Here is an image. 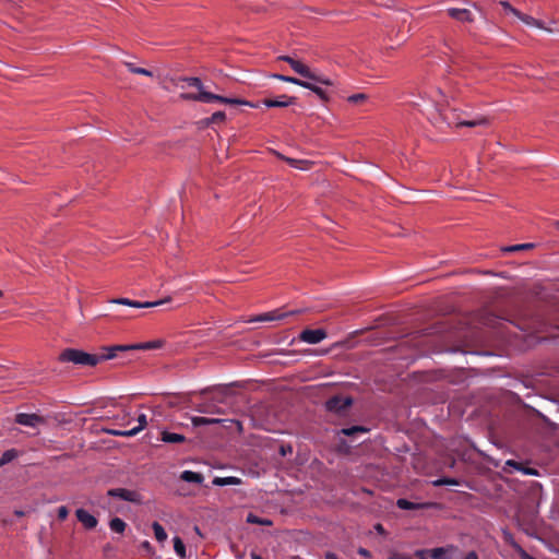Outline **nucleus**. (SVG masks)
<instances>
[{"mask_svg": "<svg viewBox=\"0 0 559 559\" xmlns=\"http://www.w3.org/2000/svg\"><path fill=\"white\" fill-rule=\"evenodd\" d=\"M278 60L287 62L297 74L305 79L324 84L325 86L333 85V81L331 79L312 71L307 64H305L298 59H295L290 56H280Z\"/></svg>", "mask_w": 559, "mask_h": 559, "instance_id": "1", "label": "nucleus"}, {"mask_svg": "<svg viewBox=\"0 0 559 559\" xmlns=\"http://www.w3.org/2000/svg\"><path fill=\"white\" fill-rule=\"evenodd\" d=\"M278 60L287 62L297 74L305 79L324 84L325 86L333 85V81L331 79L312 71L307 64H305L298 59H295L290 56H280Z\"/></svg>", "mask_w": 559, "mask_h": 559, "instance_id": "2", "label": "nucleus"}, {"mask_svg": "<svg viewBox=\"0 0 559 559\" xmlns=\"http://www.w3.org/2000/svg\"><path fill=\"white\" fill-rule=\"evenodd\" d=\"M179 97L183 100H193V102H202V103L219 102V103L229 104V105H246L251 108L257 107L254 104H252L248 100L224 97V96L216 95V94L205 92V91H199L198 94L181 93Z\"/></svg>", "mask_w": 559, "mask_h": 559, "instance_id": "3", "label": "nucleus"}, {"mask_svg": "<svg viewBox=\"0 0 559 559\" xmlns=\"http://www.w3.org/2000/svg\"><path fill=\"white\" fill-rule=\"evenodd\" d=\"M59 361L88 367H95L99 364L96 354H90L78 348H66L62 350L59 355Z\"/></svg>", "mask_w": 559, "mask_h": 559, "instance_id": "4", "label": "nucleus"}, {"mask_svg": "<svg viewBox=\"0 0 559 559\" xmlns=\"http://www.w3.org/2000/svg\"><path fill=\"white\" fill-rule=\"evenodd\" d=\"M353 404L350 396L334 395L325 402L326 411L335 414H343Z\"/></svg>", "mask_w": 559, "mask_h": 559, "instance_id": "5", "label": "nucleus"}, {"mask_svg": "<svg viewBox=\"0 0 559 559\" xmlns=\"http://www.w3.org/2000/svg\"><path fill=\"white\" fill-rule=\"evenodd\" d=\"M443 119L448 122L449 126L453 124L455 127H478V126H489L490 120L485 116H478L472 120H462L460 118H452L448 112L443 114Z\"/></svg>", "mask_w": 559, "mask_h": 559, "instance_id": "6", "label": "nucleus"}, {"mask_svg": "<svg viewBox=\"0 0 559 559\" xmlns=\"http://www.w3.org/2000/svg\"><path fill=\"white\" fill-rule=\"evenodd\" d=\"M297 313H301V310L282 312L280 309H276L273 311H269V312L252 317L251 319L248 320V322H269V321H274V320H282L288 316H293V314H297Z\"/></svg>", "mask_w": 559, "mask_h": 559, "instance_id": "7", "label": "nucleus"}, {"mask_svg": "<svg viewBox=\"0 0 559 559\" xmlns=\"http://www.w3.org/2000/svg\"><path fill=\"white\" fill-rule=\"evenodd\" d=\"M107 495L109 497L119 498L121 500L129 501V502H134V503L142 502V497L138 491L126 489V488L109 489Z\"/></svg>", "mask_w": 559, "mask_h": 559, "instance_id": "8", "label": "nucleus"}, {"mask_svg": "<svg viewBox=\"0 0 559 559\" xmlns=\"http://www.w3.org/2000/svg\"><path fill=\"white\" fill-rule=\"evenodd\" d=\"M170 299L167 298V299H162V300H157V301H145V302H141V301H136V300H131V299H128V298H116V299H111L110 302L112 304H117V305H123V306H129V307H133V308H152V307H156V306H159V305H163L167 301H169Z\"/></svg>", "mask_w": 559, "mask_h": 559, "instance_id": "9", "label": "nucleus"}, {"mask_svg": "<svg viewBox=\"0 0 559 559\" xmlns=\"http://www.w3.org/2000/svg\"><path fill=\"white\" fill-rule=\"evenodd\" d=\"M326 337V331L323 329H306L299 334V340L308 344H318Z\"/></svg>", "mask_w": 559, "mask_h": 559, "instance_id": "10", "label": "nucleus"}, {"mask_svg": "<svg viewBox=\"0 0 559 559\" xmlns=\"http://www.w3.org/2000/svg\"><path fill=\"white\" fill-rule=\"evenodd\" d=\"M447 13L450 17L461 23H473L475 20L473 13L468 9L449 8Z\"/></svg>", "mask_w": 559, "mask_h": 559, "instance_id": "11", "label": "nucleus"}, {"mask_svg": "<svg viewBox=\"0 0 559 559\" xmlns=\"http://www.w3.org/2000/svg\"><path fill=\"white\" fill-rule=\"evenodd\" d=\"M321 85V83H317L307 79L305 80L302 87L313 92L323 103H328L331 99V95Z\"/></svg>", "mask_w": 559, "mask_h": 559, "instance_id": "12", "label": "nucleus"}, {"mask_svg": "<svg viewBox=\"0 0 559 559\" xmlns=\"http://www.w3.org/2000/svg\"><path fill=\"white\" fill-rule=\"evenodd\" d=\"M132 350V348L129 345H114L109 347H104L102 354H96V357L99 359V362L112 359L117 357L118 352H127Z\"/></svg>", "mask_w": 559, "mask_h": 559, "instance_id": "13", "label": "nucleus"}, {"mask_svg": "<svg viewBox=\"0 0 559 559\" xmlns=\"http://www.w3.org/2000/svg\"><path fill=\"white\" fill-rule=\"evenodd\" d=\"M296 100L297 97L283 94L278 96L276 99L265 98L262 100V104L266 107H288L290 105H294Z\"/></svg>", "mask_w": 559, "mask_h": 559, "instance_id": "14", "label": "nucleus"}, {"mask_svg": "<svg viewBox=\"0 0 559 559\" xmlns=\"http://www.w3.org/2000/svg\"><path fill=\"white\" fill-rule=\"evenodd\" d=\"M75 515L78 521L81 522L86 530H93L97 526V519L86 510L78 509Z\"/></svg>", "mask_w": 559, "mask_h": 559, "instance_id": "15", "label": "nucleus"}, {"mask_svg": "<svg viewBox=\"0 0 559 559\" xmlns=\"http://www.w3.org/2000/svg\"><path fill=\"white\" fill-rule=\"evenodd\" d=\"M44 420L39 415L20 413L15 416V423L22 426L35 427Z\"/></svg>", "mask_w": 559, "mask_h": 559, "instance_id": "16", "label": "nucleus"}, {"mask_svg": "<svg viewBox=\"0 0 559 559\" xmlns=\"http://www.w3.org/2000/svg\"><path fill=\"white\" fill-rule=\"evenodd\" d=\"M274 155L286 162L288 165H290L292 167H295V168H298V169H302V170H306V169H309V167L311 166V162L309 160H304V159H296V158H290V157H287L283 154H281L280 152L277 151H274Z\"/></svg>", "mask_w": 559, "mask_h": 559, "instance_id": "17", "label": "nucleus"}, {"mask_svg": "<svg viewBox=\"0 0 559 559\" xmlns=\"http://www.w3.org/2000/svg\"><path fill=\"white\" fill-rule=\"evenodd\" d=\"M519 20H521L524 24H526L527 26H531V27H537V28H542V29H546L548 32H551L552 29L551 28H547L544 26V23L528 14H524L522 12H520V15L516 16Z\"/></svg>", "mask_w": 559, "mask_h": 559, "instance_id": "18", "label": "nucleus"}, {"mask_svg": "<svg viewBox=\"0 0 559 559\" xmlns=\"http://www.w3.org/2000/svg\"><path fill=\"white\" fill-rule=\"evenodd\" d=\"M160 440L165 443H182L186 441V437L181 433L164 430L160 432Z\"/></svg>", "mask_w": 559, "mask_h": 559, "instance_id": "19", "label": "nucleus"}, {"mask_svg": "<svg viewBox=\"0 0 559 559\" xmlns=\"http://www.w3.org/2000/svg\"><path fill=\"white\" fill-rule=\"evenodd\" d=\"M164 345V341L162 340H155L144 343H136V344H130V347L132 350L142 349V350H150V349H156L160 348Z\"/></svg>", "mask_w": 559, "mask_h": 559, "instance_id": "20", "label": "nucleus"}, {"mask_svg": "<svg viewBox=\"0 0 559 559\" xmlns=\"http://www.w3.org/2000/svg\"><path fill=\"white\" fill-rule=\"evenodd\" d=\"M397 508L402 510H420L429 507V503H416L407 499L401 498L396 501Z\"/></svg>", "mask_w": 559, "mask_h": 559, "instance_id": "21", "label": "nucleus"}, {"mask_svg": "<svg viewBox=\"0 0 559 559\" xmlns=\"http://www.w3.org/2000/svg\"><path fill=\"white\" fill-rule=\"evenodd\" d=\"M195 409L199 413H207V414H223V412L219 409V407L213 403V402H203L199 403L195 406Z\"/></svg>", "mask_w": 559, "mask_h": 559, "instance_id": "22", "label": "nucleus"}, {"mask_svg": "<svg viewBox=\"0 0 559 559\" xmlns=\"http://www.w3.org/2000/svg\"><path fill=\"white\" fill-rule=\"evenodd\" d=\"M226 421L221 418H210V417H199L194 416L191 418V423L194 427L204 426V425H216Z\"/></svg>", "mask_w": 559, "mask_h": 559, "instance_id": "23", "label": "nucleus"}, {"mask_svg": "<svg viewBox=\"0 0 559 559\" xmlns=\"http://www.w3.org/2000/svg\"><path fill=\"white\" fill-rule=\"evenodd\" d=\"M180 478L187 483L202 484L204 477L201 473H197L193 471H183L180 475Z\"/></svg>", "mask_w": 559, "mask_h": 559, "instance_id": "24", "label": "nucleus"}, {"mask_svg": "<svg viewBox=\"0 0 559 559\" xmlns=\"http://www.w3.org/2000/svg\"><path fill=\"white\" fill-rule=\"evenodd\" d=\"M241 480L238 477L229 476V477H215L212 480L214 486H228V485H239Z\"/></svg>", "mask_w": 559, "mask_h": 559, "instance_id": "25", "label": "nucleus"}, {"mask_svg": "<svg viewBox=\"0 0 559 559\" xmlns=\"http://www.w3.org/2000/svg\"><path fill=\"white\" fill-rule=\"evenodd\" d=\"M20 453L16 449H9L4 451L0 457V467H2L5 464H9L16 457H19Z\"/></svg>", "mask_w": 559, "mask_h": 559, "instance_id": "26", "label": "nucleus"}, {"mask_svg": "<svg viewBox=\"0 0 559 559\" xmlns=\"http://www.w3.org/2000/svg\"><path fill=\"white\" fill-rule=\"evenodd\" d=\"M152 528L158 543H164L167 539V533L158 522H153Z\"/></svg>", "mask_w": 559, "mask_h": 559, "instance_id": "27", "label": "nucleus"}, {"mask_svg": "<svg viewBox=\"0 0 559 559\" xmlns=\"http://www.w3.org/2000/svg\"><path fill=\"white\" fill-rule=\"evenodd\" d=\"M126 523L120 518H114L109 522V527L112 532L122 534L126 530Z\"/></svg>", "mask_w": 559, "mask_h": 559, "instance_id": "28", "label": "nucleus"}, {"mask_svg": "<svg viewBox=\"0 0 559 559\" xmlns=\"http://www.w3.org/2000/svg\"><path fill=\"white\" fill-rule=\"evenodd\" d=\"M453 549V546L450 547H437L430 550L431 559H445V555Z\"/></svg>", "mask_w": 559, "mask_h": 559, "instance_id": "29", "label": "nucleus"}, {"mask_svg": "<svg viewBox=\"0 0 559 559\" xmlns=\"http://www.w3.org/2000/svg\"><path fill=\"white\" fill-rule=\"evenodd\" d=\"M272 78L277 79V80L282 81V82L292 83V84H295V85H298V86H301V87H302V85L305 83V80L297 79V78H294V76L284 75V74H273Z\"/></svg>", "mask_w": 559, "mask_h": 559, "instance_id": "30", "label": "nucleus"}, {"mask_svg": "<svg viewBox=\"0 0 559 559\" xmlns=\"http://www.w3.org/2000/svg\"><path fill=\"white\" fill-rule=\"evenodd\" d=\"M136 420H138V426L130 429L132 437L138 435L140 431H142L147 426V420H146L145 414L139 415Z\"/></svg>", "mask_w": 559, "mask_h": 559, "instance_id": "31", "label": "nucleus"}, {"mask_svg": "<svg viewBox=\"0 0 559 559\" xmlns=\"http://www.w3.org/2000/svg\"><path fill=\"white\" fill-rule=\"evenodd\" d=\"M174 549L180 558H186V546L182 539L178 536L174 537Z\"/></svg>", "mask_w": 559, "mask_h": 559, "instance_id": "32", "label": "nucleus"}, {"mask_svg": "<svg viewBox=\"0 0 559 559\" xmlns=\"http://www.w3.org/2000/svg\"><path fill=\"white\" fill-rule=\"evenodd\" d=\"M503 539L507 544H509L516 552H520L523 548L520 544H518L513 537V535L508 532L503 531Z\"/></svg>", "mask_w": 559, "mask_h": 559, "instance_id": "33", "label": "nucleus"}, {"mask_svg": "<svg viewBox=\"0 0 559 559\" xmlns=\"http://www.w3.org/2000/svg\"><path fill=\"white\" fill-rule=\"evenodd\" d=\"M368 429L362 427V426H352L349 428H343L338 431V433L341 435H344V436H354L355 433L357 432H367Z\"/></svg>", "mask_w": 559, "mask_h": 559, "instance_id": "34", "label": "nucleus"}, {"mask_svg": "<svg viewBox=\"0 0 559 559\" xmlns=\"http://www.w3.org/2000/svg\"><path fill=\"white\" fill-rule=\"evenodd\" d=\"M247 522L248 523H252V524H259V525H265V526H271L272 525V521L269 520V519H261L252 513H249L248 516H247Z\"/></svg>", "mask_w": 559, "mask_h": 559, "instance_id": "35", "label": "nucleus"}, {"mask_svg": "<svg viewBox=\"0 0 559 559\" xmlns=\"http://www.w3.org/2000/svg\"><path fill=\"white\" fill-rule=\"evenodd\" d=\"M433 486H457L460 485V481L456 478H450V477H442L439 479H436L433 483Z\"/></svg>", "mask_w": 559, "mask_h": 559, "instance_id": "36", "label": "nucleus"}, {"mask_svg": "<svg viewBox=\"0 0 559 559\" xmlns=\"http://www.w3.org/2000/svg\"><path fill=\"white\" fill-rule=\"evenodd\" d=\"M104 432H106L107 435L114 436V437H132L130 429L129 430H119V429L106 428V429H104Z\"/></svg>", "mask_w": 559, "mask_h": 559, "instance_id": "37", "label": "nucleus"}, {"mask_svg": "<svg viewBox=\"0 0 559 559\" xmlns=\"http://www.w3.org/2000/svg\"><path fill=\"white\" fill-rule=\"evenodd\" d=\"M180 80L183 82H187L190 86L197 87L199 91H204L202 81L199 78H195V76L181 78Z\"/></svg>", "mask_w": 559, "mask_h": 559, "instance_id": "38", "label": "nucleus"}, {"mask_svg": "<svg viewBox=\"0 0 559 559\" xmlns=\"http://www.w3.org/2000/svg\"><path fill=\"white\" fill-rule=\"evenodd\" d=\"M368 98V96L364 93H357V94H353L350 95L347 100L350 103V104H362L364 102H366Z\"/></svg>", "mask_w": 559, "mask_h": 559, "instance_id": "39", "label": "nucleus"}, {"mask_svg": "<svg viewBox=\"0 0 559 559\" xmlns=\"http://www.w3.org/2000/svg\"><path fill=\"white\" fill-rule=\"evenodd\" d=\"M533 247H534L533 243H521V245H514V246L507 247L503 250L507 252H513V251H520V250H528V249H532Z\"/></svg>", "mask_w": 559, "mask_h": 559, "instance_id": "40", "label": "nucleus"}, {"mask_svg": "<svg viewBox=\"0 0 559 559\" xmlns=\"http://www.w3.org/2000/svg\"><path fill=\"white\" fill-rule=\"evenodd\" d=\"M506 466H510V467L514 468L515 471H519V472H522V473H523V469H525V467H526L522 463L516 462L514 460H508L506 462ZM503 471H507V467H503Z\"/></svg>", "mask_w": 559, "mask_h": 559, "instance_id": "41", "label": "nucleus"}, {"mask_svg": "<svg viewBox=\"0 0 559 559\" xmlns=\"http://www.w3.org/2000/svg\"><path fill=\"white\" fill-rule=\"evenodd\" d=\"M500 5L504 9V11L512 13L513 15H520V11L511 5L509 1H500Z\"/></svg>", "mask_w": 559, "mask_h": 559, "instance_id": "42", "label": "nucleus"}, {"mask_svg": "<svg viewBox=\"0 0 559 559\" xmlns=\"http://www.w3.org/2000/svg\"><path fill=\"white\" fill-rule=\"evenodd\" d=\"M225 118H226V115L224 111H216L211 116V118H209V122H212V123L221 122V121H224Z\"/></svg>", "mask_w": 559, "mask_h": 559, "instance_id": "43", "label": "nucleus"}, {"mask_svg": "<svg viewBox=\"0 0 559 559\" xmlns=\"http://www.w3.org/2000/svg\"><path fill=\"white\" fill-rule=\"evenodd\" d=\"M132 73L134 74H140V75H145V76H150L152 78L153 76V72L145 69V68H141V67H138V69H132Z\"/></svg>", "mask_w": 559, "mask_h": 559, "instance_id": "44", "label": "nucleus"}, {"mask_svg": "<svg viewBox=\"0 0 559 559\" xmlns=\"http://www.w3.org/2000/svg\"><path fill=\"white\" fill-rule=\"evenodd\" d=\"M57 512H58V519L60 521H64L68 518L69 510L66 506L59 507Z\"/></svg>", "mask_w": 559, "mask_h": 559, "instance_id": "45", "label": "nucleus"}, {"mask_svg": "<svg viewBox=\"0 0 559 559\" xmlns=\"http://www.w3.org/2000/svg\"><path fill=\"white\" fill-rule=\"evenodd\" d=\"M523 474L525 475H530V476H538L539 473L536 468H533V467H525V469H523Z\"/></svg>", "mask_w": 559, "mask_h": 559, "instance_id": "46", "label": "nucleus"}, {"mask_svg": "<svg viewBox=\"0 0 559 559\" xmlns=\"http://www.w3.org/2000/svg\"><path fill=\"white\" fill-rule=\"evenodd\" d=\"M358 555L364 557V558H371V552L364 548V547H359L358 550H357Z\"/></svg>", "mask_w": 559, "mask_h": 559, "instance_id": "47", "label": "nucleus"}, {"mask_svg": "<svg viewBox=\"0 0 559 559\" xmlns=\"http://www.w3.org/2000/svg\"><path fill=\"white\" fill-rule=\"evenodd\" d=\"M374 531H376L378 534H380V535H385V534H386L385 528H384V527H383V525H382V524H380V523H377V524L374 525Z\"/></svg>", "mask_w": 559, "mask_h": 559, "instance_id": "48", "label": "nucleus"}, {"mask_svg": "<svg viewBox=\"0 0 559 559\" xmlns=\"http://www.w3.org/2000/svg\"><path fill=\"white\" fill-rule=\"evenodd\" d=\"M521 559H535L533 556L527 554L524 549H522L520 552H518Z\"/></svg>", "mask_w": 559, "mask_h": 559, "instance_id": "49", "label": "nucleus"}, {"mask_svg": "<svg viewBox=\"0 0 559 559\" xmlns=\"http://www.w3.org/2000/svg\"><path fill=\"white\" fill-rule=\"evenodd\" d=\"M390 559H411V557L404 554H394L390 557Z\"/></svg>", "mask_w": 559, "mask_h": 559, "instance_id": "50", "label": "nucleus"}, {"mask_svg": "<svg viewBox=\"0 0 559 559\" xmlns=\"http://www.w3.org/2000/svg\"><path fill=\"white\" fill-rule=\"evenodd\" d=\"M142 547H143L145 550H147V551H152V546H151V544H150V542H148V540H144V542L142 543Z\"/></svg>", "mask_w": 559, "mask_h": 559, "instance_id": "51", "label": "nucleus"}, {"mask_svg": "<svg viewBox=\"0 0 559 559\" xmlns=\"http://www.w3.org/2000/svg\"><path fill=\"white\" fill-rule=\"evenodd\" d=\"M464 559H478L477 554L475 551L468 552Z\"/></svg>", "mask_w": 559, "mask_h": 559, "instance_id": "52", "label": "nucleus"}, {"mask_svg": "<svg viewBox=\"0 0 559 559\" xmlns=\"http://www.w3.org/2000/svg\"><path fill=\"white\" fill-rule=\"evenodd\" d=\"M124 66L128 68V70L132 73V69H138V67L132 62H124Z\"/></svg>", "mask_w": 559, "mask_h": 559, "instance_id": "53", "label": "nucleus"}, {"mask_svg": "<svg viewBox=\"0 0 559 559\" xmlns=\"http://www.w3.org/2000/svg\"><path fill=\"white\" fill-rule=\"evenodd\" d=\"M325 559H338L334 552L328 551L325 554Z\"/></svg>", "mask_w": 559, "mask_h": 559, "instance_id": "54", "label": "nucleus"}, {"mask_svg": "<svg viewBox=\"0 0 559 559\" xmlns=\"http://www.w3.org/2000/svg\"><path fill=\"white\" fill-rule=\"evenodd\" d=\"M372 1L377 4L389 7L388 0H372Z\"/></svg>", "mask_w": 559, "mask_h": 559, "instance_id": "55", "label": "nucleus"}, {"mask_svg": "<svg viewBox=\"0 0 559 559\" xmlns=\"http://www.w3.org/2000/svg\"><path fill=\"white\" fill-rule=\"evenodd\" d=\"M14 514H15L16 516H20V518H21V516H24V514H25V513H24V511H22V510H15V511H14Z\"/></svg>", "mask_w": 559, "mask_h": 559, "instance_id": "56", "label": "nucleus"}, {"mask_svg": "<svg viewBox=\"0 0 559 559\" xmlns=\"http://www.w3.org/2000/svg\"><path fill=\"white\" fill-rule=\"evenodd\" d=\"M424 554H425V551H424V550H417V551L415 552V555H416V556H418V557H420L421 559H424V557H423V556H424Z\"/></svg>", "mask_w": 559, "mask_h": 559, "instance_id": "57", "label": "nucleus"}, {"mask_svg": "<svg viewBox=\"0 0 559 559\" xmlns=\"http://www.w3.org/2000/svg\"><path fill=\"white\" fill-rule=\"evenodd\" d=\"M251 559H263V558H262L261 556H259V555H257V554L252 552V554H251Z\"/></svg>", "mask_w": 559, "mask_h": 559, "instance_id": "58", "label": "nucleus"}, {"mask_svg": "<svg viewBox=\"0 0 559 559\" xmlns=\"http://www.w3.org/2000/svg\"><path fill=\"white\" fill-rule=\"evenodd\" d=\"M392 50H393V48H392V47L385 48V53H386V55H390V52H391Z\"/></svg>", "mask_w": 559, "mask_h": 559, "instance_id": "59", "label": "nucleus"}, {"mask_svg": "<svg viewBox=\"0 0 559 559\" xmlns=\"http://www.w3.org/2000/svg\"><path fill=\"white\" fill-rule=\"evenodd\" d=\"M230 423H236V424H237V426L239 427V429H241V424H240L239 421H237V420H230Z\"/></svg>", "mask_w": 559, "mask_h": 559, "instance_id": "60", "label": "nucleus"}, {"mask_svg": "<svg viewBox=\"0 0 559 559\" xmlns=\"http://www.w3.org/2000/svg\"><path fill=\"white\" fill-rule=\"evenodd\" d=\"M555 225H556V227L559 229V221H558V222H556V224H555Z\"/></svg>", "mask_w": 559, "mask_h": 559, "instance_id": "61", "label": "nucleus"}, {"mask_svg": "<svg viewBox=\"0 0 559 559\" xmlns=\"http://www.w3.org/2000/svg\"><path fill=\"white\" fill-rule=\"evenodd\" d=\"M3 296V293L0 290V298Z\"/></svg>", "mask_w": 559, "mask_h": 559, "instance_id": "62", "label": "nucleus"}]
</instances>
